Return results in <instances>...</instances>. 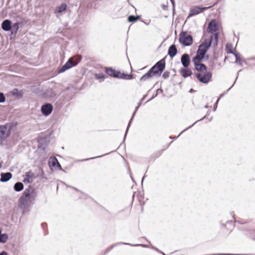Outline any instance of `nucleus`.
<instances>
[{"mask_svg": "<svg viewBox=\"0 0 255 255\" xmlns=\"http://www.w3.org/2000/svg\"><path fill=\"white\" fill-rule=\"evenodd\" d=\"M36 196L32 188L26 189L19 198V206L24 211L33 203Z\"/></svg>", "mask_w": 255, "mask_h": 255, "instance_id": "f257e3e1", "label": "nucleus"}, {"mask_svg": "<svg viewBox=\"0 0 255 255\" xmlns=\"http://www.w3.org/2000/svg\"><path fill=\"white\" fill-rule=\"evenodd\" d=\"M165 67V62L162 59L157 62L151 69L140 78V81H146L154 76H159L164 71Z\"/></svg>", "mask_w": 255, "mask_h": 255, "instance_id": "f03ea898", "label": "nucleus"}, {"mask_svg": "<svg viewBox=\"0 0 255 255\" xmlns=\"http://www.w3.org/2000/svg\"><path fill=\"white\" fill-rule=\"evenodd\" d=\"M211 40L205 39L199 46L196 55L194 57L196 60L198 58L203 59L206 53L211 46Z\"/></svg>", "mask_w": 255, "mask_h": 255, "instance_id": "7ed1b4c3", "label": "nucleus"}, {"mask_svg": "<svg viewBox=\"0 0 255 255\" xmlns=\"http://www.w3.org/2000/svg\"><path fill=\"white\" fill-rule=\"evenodd\" d=\"M82 57L80 55H76L70 58L68 61L61 68L59 73L65 72L71 67L77 65L81 60Z\"/></svg>", "mask_w": 255, "mask_h": 255, "instance_id": "20e7f679", "label": "nucleus"}, {"mask_svg": "<svg viewBox=\"0 0 255 255\" xmlns=\"http://www.w3.org/2000/svg\"><path fill=\"white\" fill-rule=\"evenodd\" d=\"M106 72L108 75L115 78L123 79H130L131 78V75L121 73L111 67L106 68Z\"/></svg>", "mask_w": 255, "mask_h": 255, "instance_id": "39448f33", "label": "nucleus"}, {"mask_svg": "<svg viewBox=\"0 0 255 255\" xmlns=\"http://www.w3.org/2000/svg\"><path fill=\"white\" fill-rule=\"evenodd\" d=\"M10 133V126L6 125L0 126V144L9 136Z\"/></svg>", "mask_w": 255, "mask_h": 255, "instance_id": "423d86ee", "label": "nucleus"}, {"mask_svg": "<svg viewBox=\"0 0 255 255\" xmlns=\"http://www.w3.org/2000/svg\"><path fill=\"white\" fill-rule=\"evenodd\" d=\"M196 77L198 80L203 83H208L211 79L212 74L207 70L202 72H199L196 74Z\"/></svg>", "mask_w": 255, "mask_h": 255, "instance_id": "0eeeda50", "label": "nucleus"}, {"mask_svg": "<svg viewBox=\"0 0 255 255\" xmlns=\"http://www.w3.org/2000/svg\"><path fill=\"white\" fill-rule=\"evenodd\" d=\"M179 41L184 46H189L193 43V38L186 32H182L180 35Z\"/></svg>", "mask_w": 255, "mask_h": 255, "instance_id": "6e6552de", "label": "nucleus"}, {"mask_svg": "<svg viewBox=\"0 0 255 255\" xmlns=\"http://www.w3.org/2000/svg\"><path fill=\"white\" fill-rule=\"evenodd\" d=\"M203 59L198 58L196 60V58H193V62L194 64L195 68L196 70L199 72H202L207 70V67L203 64L201 63Z\"/></svg>", "mask_w": 255, "mask_h": 255, "instance_id": "1a4fd4ad", "label": "nucleus"}, {"mask_svg": "<svg viewBox=\"0 0 255 255\" xmlns=\"http://www.w3.org/2000/svg\"><path fill=\"white\" fill-rule=\"evenodd\" d=\"M219 26L215 19H212L208 24L207 31L210 33H214L218 31Z\"/></svg>", "mask_w": 255, "mask_h": 255, "instance_id": "9d476101", "label": "nucleus"}, {"mask_svg": "<svg viewBox=\"0 0 255 255\" xmlns=\"http://www.w3.org/2000/svg\"><path fill=\"white\" fill-rule=\"evenodd\" d=\"M211 7L212 6L208 7L194 6L190 9L189 16H192L194 15L198 14L203 11L207 10Z\"/></svg>", "mask_w": 255, "mask_h": 255, "instance_id": "9b49d317", "label": "nucleus"}, {"mask_svg": "<svg viewBox=\"0 0 255 255\" xmlns=\"http://www.w3.org/2000/svg\"><path fill=\"white\" fill-rule=\"evenodd\" d=\"M35 178V175L31 171L26 172L24 175L23 182L26 183H31Z\"/></svg>", "mask_w": 255, "mask_h": 255, "instance_id": "f8f14e48", "label": "nucleus"}, {"mask_svg": "<svg viewBox=\"0 0 255 255\" xmlns=\"http://www.w3.org/2000/svg\"><path fill=\"white\" fill-rule=\"evenodd\" d=\"M53 110L52 105L50 104H46L41 107V112L45 116L50 115Z\"/></svg>", "mask_w": 255, "mask_h": 255, "instance_id": "ddd939ff", "label": "nucleus"}, {"mask_svg": "<svg viewBox=\"0 0 255 255\" xmlns=\"http://www.w3.org/2000/svg\"><path fill=\"white\" fill-rule=\"evenodd\" d=\"M181 61L182 65L185 68H187L190 63V58L189 55L187 54H184L181 57Z\"/></svg>", "mask_w": 255, "mask_h": 255, "instance_id": "4468645a", "label": "nucleus"}, {"mask_svg": "<svg viewBox=\"0 0 255 255\" xmlns=\"http://www.w3.org/2000/svg\"><path fill=\"white\" fill-rule=\"evenodd\" d=\"M1 178L0 181L5 182L8 181L12 177V174L10 172L1 173L0 174Z\"/></svg>", "mask_w": 255, "mask_h": 255, "instance_id": "2eb2a0df", "label": "nucleus"}, {"mask_svg": "<svg viewBox=\"0 0 255 255\" xmlns=\"http://www.w3.org/2000/svg\"><path fill=\"white\" fill-rule=\"evenodd\" d=\"M11 21L8 19L4 20L1 24L2 28L5 31H8L11 29Z\"/></svg>", "mask_w": 255, "mask_h": 255, "instance_id": "dca6fc26", "label": "nucleus"}, {"mask_svg": "<svg viewBox=\"0 0 255 255\" xmlns=\"http://www.w3.org/2000/svg\"><path fill=\"white\" fill-rule=\"evenodd\" d=\"M180 74L184 77V78H187L189 76H190L192 72L191 70L187 68H182L180 70Z\"/></svg>", "mask_w": 255, "mask_h": 255, "instance_id": "f3484780", "label": "nucleus"}, {"mask_svg": "<svg viewBox=\"0 0 255 255\" xmlns=\"http://www.w3.org/2000/svg\"><path fill=\"white\" fill-rule=\"evenodd\" d=\"M168 53L171 58L176 55L177 53V49L175 45H172L169 47Z\"/></svg>", "mask_w": 255, "mask_h": 255, "instance_id": "a211bd4d", "label": "nucleus"}, {"mask_svg": "<svg viewBox=\"0 0 255 255\" xmlns=\"http://www.w3.org/2000/svg\"><path fill=\"white\" fill-rule=\"evenodd\" d=\"M67 8V5L65 3H62L60 5L56 7L55 9L56 13H61L64 11Z\"/></svg>", "mask_w": 255, "mask_h": 255, "instance_id": "6ab92c4d", "label": "nucleus"}, {"mask_svg": "<svg viewBox=\"0 0 255 255\" xmlns=\"http://www.w3.org/2000/svg\"><path fill=\"white\" fill-rule=\"evenodd\" d=\"M23 189V185L21 182H17L14 186V189L15 191L19 192Z\"/></svg>", "mask_w": 255, "mask_h": 255, "instance_id": "aec40b11", "label": "nucleus"}, {"mask_svg": "<svg viewBox=\"0 0 255 255\" xmlns=\"http://www.w3.org/2000/svg\"><path fill=\"white\" fill-rule=\"evenodd\" d=\"M8 239L7 235L6 234H1V230H0V242L5 243Z\"/></svg>", "mask_w": 255, "mask_h": 255, "instance_id": "412c9836", "label": "nucleus"}, {"mask_svg": "<svg viewBox=\"0 0 255 255\" xmlns=\"http://www.w3.org/2000/svg\"><path fill=\"white\" fill-rule=\"evenodd\" d=\"M11 94L12 95L16 96L18 98H20L22 97V94L20 92H19L17 89H14L12 92Z\"/></svg>", "mask_w": 255, "mask_h": 255, "instance_id": "4be33fe9", "label": "nucleus"}, {"mask_svg": "<svg viewBox=\"0 0 255 255\" xmlns=\"http://www.w3.org/2000/svg\"><path fill=\"white\" fill-rule=\"evenodd\" d=\"M140 18V16H135L133 15H130L128 17V20L129 22H135Z\"/></svg>", "mask_w": 255, "mask_h": 255, "instance_id": "5701e85b", "label": "nucleus"}, {"mask_svg": "<svg viewBox=\"0 0 255 255\" xmlns=\"http://www.w3.org/2000/svg\"><path fill=\"white\" fill-rule=\"evenodd\" d=\"M218 33H215L211 36V37L209 39H211V41H215V44H217V42H218Z\"/></svg>", "mask_w": 255, "mask_h": 255, "instance_id": "b1692460", "label": "nucleus"}, {"mask_svg": "<svg viewBox=\"0 0 255 255\" xmlns=\"http://www.w3.org/2000/svg\"><path fill=\"white\" fill-rule=\"evenodd\" d=\"M50 162H51V164L53 166H55L57 165L58 166H60V164L59 163L57 159L56 158H53L51 159Z\"/></svg>", "mask_w": 255, "mask_h": 255, "instance_id": "393cba45", "label": "nucleus"}, {"mask_svg": "<svg viewBox=\"0 0 255 255\" xmlns=\"http://www.w3.org/2000/svg\"><path fill=\"white\" fill-rule=\"evenodd\" d=\"M13 29V30H14L15 32H17V31L18 29L19 28V23H15L11 27Z\"/></svg>", "mask_w": 255, "mask_h": 255, "instance_id": "a878e982", "label": "nucleus"}, {"mask_svg": "<svg viewBox=\"0 0 255 255\" xmlns=\"http://www.w3.org/2000/svg\"><path fill=\"white\" fill-rule=\"evenodd\" d=\"M170 73L168 71H165L162 75V77L164 79H167L169 77Z\"/></svg>", "mask_w": 255, "mask_h": 255, "instance_id": "bb28decb", "label": "nucleus"}, {"mask_svg": "<svg viewBox=\"0 0 255 255\" xmlns=\"http://www.w3.org/2000/svg\"><path fill=\"white\" fill-rule=\"evenodd\" d=\"M5 98L3 93H0V103H3Z\"/></svg>", "mask_w": 255, "mask_h": 255, "instance_id": "cd10ccee", "label": "nucleus"}, {"mask_svg": "<svg viewBox=\"0 0 255 255\" xmlns=\"http://www.w3.org/2000/svg\"><path fill=\"white\" fill-rule=\"evenodd\" d=\"M96 77L97 79H103L104 78V75L103 74H96Z\"/></svg>", "mask_w": 255, "mask_h": 255, "instance_id": "c85d7f7f", "label": "nucleus"}, {"mask_svg": "<svg viewBox=\"0 0 255 255\" xmlns=\"http://www.w3.org/2000/svg\"><path fill=\"white\" fill-rule=\"evenodd\" d=\"M235 56H236V62L241 64V58H240V57L238 56L237 54H236Z\"/></svg>", "mask_w": 255, "mask_h": 255, "instance_id": "c756f323", "label": "nucleus"}, {"mask_svg": "<svg viewBox=\"0 0 255 255\" xmlns=\"http://www.w3.org/2000/svg\"><path fill=\"white\" fill-rule=\"evenodd\" d=\"M138 107H139V106H137V107H136V108H135V111L134 112V113H133V114L132 117H133V116H134V115L135 113H136V111L137 110V109H138ZM132 118H133V117H132V118L131 119L130 121H131V120H132Z\"/></svg>", "mask_w": 255, "mask_h": 255, "instance_id": "7c9ffc66", "label": "nucleus"}, {"mask_svg": "<svg viewBox=\"0 0 255 255\" xmlns=\"http://www.w3.org/2000/svg\"><path fill=\"white\" fill-rule=\"evenodd\" d=\"M0 255H7V253L3 251L0 254Z\"/></svg>", "mask_w": 255, "mask_h": 255, "instance_id": "2f4dec72", "label": "nucleus"}, {"mask_svg": "<svg viewBox=\"0 0 255 255\" xmlns=\"http://www.w3.org/2000/svg\"><path fill=\"white\" fill-rule=\"evenodd\" d=\"M171 2H172V4L174 5V0H170Z\"/></svg>", "mask_w": 255, "mask_h": 255, "instance_id": "473e14b6", "label": "nucleus"}, {"mask_svg": "<svg viewBox=\"0 0 255 255\" xmlns=\"http://www.w3.org/2000/svg\"><path fill=\"white\" fill-rule=\"evenodd\" d=\"M219 255H232L230 254H220Z\"/></svg>", "mask_w": 255, "mask_h": 255, "instance_id": "72a5a7b5", "label": "nucleus"}, {"mask_svg": "<svg viewBox=\"0 0 255 255\" xmlns=\"http://www.w3.org/2000/svg\"><path fill=\"white\" fill-rule=\"evenodd\" d=\"M130 121L129 122V124L128 125V127H129V124H130ZM128 128H127V131L128 130Z\"/></svg>", "mask_w": 255, "mask_h": 255, "instance_id": "f704fd0d", "label": "nucleus"}, {"mask_svg": "<svg viewBox=\"0 0 255 255\" xmlns=\"http://www.w3.org/2000/svg\"><path fill=\"white\" fill-rule=\"evenodd\" d=\"M229 46V44H227V46H226V48H228Z\"/></svg>", "mask_w": 255, "mask_h": 255, "instance_id": "c9c22d12", "label": "nucleus"}, {"mask_svg": "<svg viewBox=\"0 0 255 255\" xmlns=\"http://www.w3.org/2000/svg\"><path fill=\"white\" fill-rule=\"evenodd\" d=\"M253 239L254 240H255V236H254V237H253Z\"/></svg>", "mask_w": 255, "mask_h": 255, "instance_id": "e433bc0d", "label": "nucleus"}, {"mask_svg": "<svg viewBox=\"0 0 255 255\" xmlns=\"http://www.w3.org/2000/svg\"><path fill=\"white\" fill-rule=\"evenodd\" d=\"M229 53H232V52L231 51V50H230V51H229Z\"/></svg>", "mask_w": 255, "mask_h": 255, "instance_id": "4c0bfd02", "label": "nucleus"}, {"mask_svg": "<svg viewBox=\"0 0 255 255\" xmlns=\"http://www.w3.org/2000/svg\"><path fill=\"white\" fill-rule=\"evenodd\" d=\"M1 167V163H0V167Z\"/></svg>", "mask_w": 255, "mask_h": 255, "instance_id": "58836bf2", "label": "nucleus"}]
</instances>
